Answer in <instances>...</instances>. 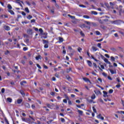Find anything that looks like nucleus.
Listing matches in <instances>:
<instances>
[{"mask_svg":"<svg viewBox=\"0 0 124 124\" xmlns=\"http://www.w3.org/2000/svg\"><path fill=\"white\" fill-rule=\"evenodd\" d=\"M68 17H70L71 19H72V20H75V16H72L70 15H68Z\"/></svg>","mask_w":124,"mask_h":124,"instance_id":"4468645a","label":"nucleus"},{"mask_svg":"<svg viewBox=\"0 0 124 124\" xmlns=\"http://www.w3.org/2000/svg\"><path fill=\"white\" fill-rule=\"evenodd\" d=\"M16 3H18L21 6V7H23V5H22V4H21V3H23V4H24V2L23 1H20V0H16Z\"/></svg>","mask_w":124,"mask_h":124,"instance_id":"7ed1b4c3","label":"nucleus"},{"mask_svg":"<svg viewBox=\"0 0 124 124\" xmlns=\"http://www.w3.org/2000/svg\"><path fill=\"white\" fill-rule=\"evenodd\" d=\"M87 63L89 65V66H90V67H92V65H93V63H92V62L90 61L87 60Z\"/></svg>","mask_w":124,"mask_h":124,"instance_id":"0eeeda50","label":"nucleus"},{"mask_svg":"<svg viewBox=\"0 0 124 124\" xmlns=\"http://www.w3.org/2000/svg\"><path fill=\"white\" fill-rule=\"evenodd\" d=\"M84 23H85L86 24H87V25H91V22L87 21H84Z\"/></svg>","mask_w":124,"mask_h":124,"instance_id":"79ce46f5","label":"nucleus"},{"mask_svg":"<svg viewBox=\"0 0 124 124\" xmlns=\"http://www.w3.org/2000/svg\"><path fill=\"white\" fill-rule=\"evenodd\" d=\"M78 114H79V115H83V111L78 109Z\"/></svg>","mask_w":124,"mask_h":124,"instance_id":"b1692460","label":"nucleus"},{"mask_svg":"<svg viewBox=\"0 0 124 124\" xmlns=\"http://www.w3.org/2000/svg\"><path fill=\"white\" fill-rule=\"evenodd\" d=\"M47 34H48V33H47V32H43V34H41L42 35H44V36H46L47 35Z\"/></svg>","mask_w":124,"mask_h":124,"instance_id":"6e6d98bb","label":"nucleus"},{"mask_svg":"<svg viewBox=\"0 0 124 124\" xmlns=\"http://www.w3.org/2000/svg\"><path fill=\"white\" fill-rule=\"evenodd\" d=\"M50 94H51V95L54 96V95H55V93L52 92L50 93Z\"/></svg>","mask_w":124,"mask_h":124,"instance_id":"774afa93","label":"nucleus"},{"mask_svg":"<svg viewBox=\"0 0 124 124\" xmlns=\"http://www.w3.org/2000/svg\"><path fill=\"white\" fill-rule=\"evenodd\" d=\"M25 10L27 13H30V10H29L28 7L25 8Z\"/></svg>","mask_w":124,"mask_h":124,"instance_id":"cd10ccee","label":"nucleus"},{"mask_svg":"<svg viewBox=\"0 0 124 124\" xmlns=\"http://www.w3.org/2000/svg\"><path fill=\"white\" fill-rule=\"evenodd\" d=\"M91 13L94 15H97V13L95 11H91Z\"/></svg>","mask_w":124,"mask_h":124,"instance_id":"c85d7f7f","label":"nucleus"},{"mask_svg":"<svg viewBox=\"0 0 124 124\" xmlns=\"http://www.w3.org/2000/svg\"><path fill=\"white\" fill-rule=\"evenodd\" d=\"M52 121H53V120H49V121H47V122H46V124H51V123L52 122Z\"/></svg>","mask_w":124,"mask_h":124,"instance_id":"c03bdc74","label":"nucleus"},{"mask_svg":"<svg viewBox=\"0 0 124 124\" xmlns=\"http://www.w3.org/2000/svg\"><path fill=\"white\" fill-rule=\"evenodd\" d=\"M92 25H93V26L94 27H97V25L96 23H95L93 22V23H92Z\"/></svg>","mask_w":124,"mask_h":124,"instance_id":"3c124183","label":"nucleus"},{"mask_svg":"<svg viewBox=\"0 0 124 124\" xmlns=\"http://www.w3.org/2000/svg\"><path fill=\"white\" fill-rule=\"evenodd\" d=\"M66 78L68 80V81H72V78L69 76H67L66 77Z\"/></svg>","mask_w":124,"mask_h":124,"instance_id":"f3484780","label":"nucleus"},{"mask_svg":"<svg viewBox=\"0 0 124 124\" xmlns=\"http://www.w3.org/2000/svg\"><path fill=\"white\" fill-rule=\"evenodd\" d=\"M76 102L77 103H81V101H79V100H76Z\"/></svg>","mask_w":124,"mask_h":124,"instance_id":"338daca9","label":"nucleus"},{"mask_svg":"<svg viewBox=\"0 0 124 124\" xmlns=\"http://www.w3.org/2000/svg\"><path fill=\"white\" fill-rule=\"evenodd\" d=\"M93 111L94 112V113H96V109H95V108H94V107H93Z\"/></svg>","mask_w":124,"mask_h":124,"instance_id":"e433bc0d","label":"nucleus"},{"mask_svg":"<svg viewBox=\"0 0 124 124\" xmlns=\"http://www.w3.org/2000/svg\"><path fill=\"white\" fill-rule=\"evenodd\" d=\"M99 22L100 24H104V22L102 20H101V19L99 20Z\"/></svg>","mask_w":124,"mask_h":124,"instance_id":"864d4df0","label":"nucleus"},{"mask_svg":"<svg viewBox=\"0 0 124 124\" xmlns=\"http://www.w3.org/2000/svg\"><path fill=\"white\" fill-rule=\"evenodd\" d=\"M95 32H96V34L97 35H100V32H99V31H96Z\"/></svg>","mask_w":124,"mask_h":124,"instance_id":"a19ab883","label":"nucleus"},{"mask_svg":"<svg viewBox=\"0 0 124 124\" xmlns=\"http://www.w3.org/2000/svg\"><path fill=\"white\" fill-rule=\"evenodd\" d=\"M91 58H92V59L94 60V61H95V62H99V60H98L94 58V57H93V55H91Z\"/></svg>","mask_w":124,"mask_h":124,"instance_id":"412c9836","label":"nucleus"},{"mask_svg":"<svg viewBox=\"0 0 124 124\" xmlns=\"http://www.w3.org/2000/svg\"><path fill=\"white\" fill-rule=\"evenodd\" d=\"M92 49L94 51H97V49H96V47H95L94 46H92Z\"/></svg>","mask_w":124,"mask_h":124,"instance_id":"f704fd0d","label":"nucleus"},{"mask_svg":"<svg viewBox=\"0 0 124 124\" xmlns=\"http://www.w3.org/2000/svg\"><path fill=\"white\" fill-rule=\"evenodd\" d=\"M20 93H21V94H22L23 96H25L26 95V94H25V92H24V91L22 90H20Z\"/></svg>","mask_w":124,"mask_h":124,"instance_id":"1a4fd4ad","label":"nucleus"},{"mask_svg":"<svg viewBox=\"0 0 124 124\" xmlns=\"http://www.w3.org/2000/svg\"><path fill=\"white\" fill-rule=\"evenodd\" d=\"M36 66L39 69H41V66H40V65H39V64H36Z\"/></svg>","mask_w":124,"mask_h":124,"instance_id":"37998d69","label":"nucleus"},{"mask_svg":"<svg viewBox=\"0 0 124 124\" xmlns=\"http://www.w3.org/2000/svg\"><path fill=\"white\" fill-rule=\"evenodd\" d=\"M110 60H111V62H115V57H114L113 56L110 57Z\"/></svg>","mask_w":124,"mask_h":124,"instance_id":"a878e982","label":"nucleus"},{"mask_svg":"<svg viewBox=\"0 0 124 124\" xmlns=\"http://www.w3.org/2000/svg\"><path fill=\"white\" fill-rule=\"evenodd\" d=\"M10 53V52H9V51H8V50H6V52H5V55H8V54H9Z\"/></svg>","mask_w":124,"mask_h":124,"instance_id":"de8ad7c7","label":"nucleus"},{"mask_svg":"<svg viewBox=\"0 0 124 124\" xmlns=\"http://www.w3.org/2000/svg\"><path fill=\"white\" fill-rule=\"evenodd\" d=\"M27 32L28 34H30V35H32V29H29L27 30Z\"/></svg>","mask_w":124,"mask_h":124,"instance_id":"f03ea898","label":"nucleus"},{"mask_svg":"<svg viewBox=\"0 0 124 124\" xmlns=\"http://www.w3.org/2000/svg\"><path fill=\"white\" fill-rule=\"evenodd\" d=\"M93 66H94V67H95V68H97V65H96V63L93 62Z\"/></svg>","mask_w":124,"mask_h":124,"instance_id":"49530a36","label":"nucleus"},{"mask_svg":"<svg viewBox=\"0 0 124 124\" xmlns=\"http://www.w3.org/2000/svg\"><path fill=\"white\" fill-rule=\"evenodd\" d=\"M79 27H80V28H81L82 29H83V28H87V26H86V25H85V24H82L80 25Z\"/></svg>","mask_w":124,"mask_h":124,"instance_id":"6ab92c4d","label":"nucleus"},{"mask_svg":"<svg viewBox=\"0 0 124 124\" xmlns=\"http://www.w3.org/2000/svg\"><path fill=\"white\" fill-rule=\"evenodd\" d=\"M24 84H27V81L25 80H23L20 82L21 86H24Z\"/></svg>","mask_w":124,"mask_h":124,"instance_id":"9d476101","label":"nucleus"},{"mask_svg":"<svg viewBox=\"0 0 124 124\" xmlns=\"http://www.w3.org/2000/svg\"><path fill=\"white\" fill-rule=\"evenodd\" d=\"M41 55H38V56H36L35 57V59L37 61H38V60H41Z\"/></svg>","mask_w":124,"mask_h":124,"instance_id":"dca6fc26","label":"nucleus"},{"mask_svg":"<svg viewBox=\"0 0 124 124\" xmlns=\"http://www.w3.org/2000/svg\"><path fill=\"white\" fill-rule=\"evenodd\" d=\"M39 31L40 32V34H43V30L42 29L40 28L39 29Z\"/></svg>","mask_w":124,"mask_h":124,"instance_id":"393cba45","label":"nucleus"},{"mask_svg":"<svg viewBox=\"0 0 124 124\" xmlns=\"http://www.w3.org/2000/svg\"><path fill=\"white\" fill-rule=\"evenodd\" d=\"M103 93H104V95H103L104 97H106L108 94L107 92L106 91H103Z\"/></svg>","mask_w":124,"mask_h":124,"instance_id":"2eb2a0df","label":"nucleus"},{"mask_svg":"<svg viewBox=\"0 0 124 124\" xmlns=\"http://www.w3.org/2000/svg\"><path fill=\"white\" fill-rule=\"evenodd\" d=\"M27 19H29V20H31V18H32V16H31V15H29L27 17Z\"/></svg>","mask_w":124,"mask_h":124,"instance_id":"473e14b6","label":"nucleus"},{"mask_svg":"<svg viewBox=\"0 0 124 124\" xmlns=\"http://www.w3.org/2000/svg\"><path fill=\"white\" fill-rule=\"evenodd\" d=\"M80 35H81V36H85V34L84 33H83L82 31H81L80 32Z\"/></svg>","mask_w":124,"mask_h":124,"instance_id":"c9c22d12","label":"nucleus"},{"mask_svg":"<svg viewBox=\"0 0 124 124\" xmlns=\"http://www.w3.org/2000/svg\"><path fill=\"white\" fill-rule=\"evenodd\" d=\"M108 70H109V71L111 74H117V72L116 71H114L113 70H111V69H108Z\"/></svg>","mask_w":124,"mask_h":124,"instance_id":"423d86ee","label":"nucleus"},{"mask_svg":"<svg viewBox=\"0 0 124 124\" xmlns=\"http://www.w3.org/2000/svg\"><path fill=\"white\" fill-rule=\"evenodd\" d=\"M61 120L62 123H64V122H65V120H64V119L62 118H61Z\"/></svg>","mask_w":124,"mask_h":124,"instance_id":"a18cd8bd","label":"nucleus"},{"mask_svg":"<svg viewBox=\"0 0 124 124\" xmlns=\"http://www.w3.org/2000/svg\"><path fill=\"white\" fill-rule=\"evenodd\" d=\"M43 42L44 44H48L49 43V42L46 40H43Z\"/></svg>","mask_w":124,"mask_h":124,"instance_id":"a211bd4d","label":"nucleus"},{"mask_svg":"<svg viewBox=\"0 0 124 124\" xmlns=\"http://www.w3.org/2000/svg\"><path fill=\"white\" fill-rule=\"evenodd\" d=\"M31 23H35V19L31 20Z\"/></svg>","mask_w":124,"mask_h":124,"instance_id":"0e129e2a","label":"nucleus"},{"mask_svg":"<svg viewBox=\"0 0 124 124\" xmlns=\"http://www.w3.org/2000/svg\"><path fill=\"white\" fill-rule=\"evenodd\" d=\"M94 93H96V94H101V92L99 91H97L96 92L94 91Z\"/></svg>","mask_w":124,"mask_h":124,"instance_id":"2f4dec72","label":"nucleus"},{"mask_svg":"<svg viewBox=\"0 0 124 124\" xmlns=\"http://www.w3.org/2000/svg\"><path fill=\"white\" fill-rule=\"evenodd\" d=\"M106 7H107V8H108L109 9V8H110V6H109V4L107 3H105Z\"/></svg>","mask_w":124,"mask_h":124,"instance_id":"7c9ffc66","label":"nucleus"},{"mask_svg":"<svg viewBox=\"0 0 124 124\" xmlns=\"http://www.w3.org/2000/svg\"><path fill=\"white\" fill-rule=\"evenodd\" d=\"M97 46L99 47V48H101V44L98 43Z\"/></svg>","mask_w":124,"mask_h":124,"instance_id":"680f3d73","label":"nucleus"},{"mask_svg":"<svg viewBox=\"0 0 124 124\" xmlns=\"http://www.w3.org/2000/svg\"><path fill=\"white\" fill-rule=\"evenodd\" d=\"M3 28L5 30V31H10V27L8 26L5 25L4 26Z\"/></svg>","mask_w":124,"mask_h":124,"instance_id":"20e7f679","label":"nucleus"},{"mask_svg":"<svg viewBox=\"0 0 124 124\" xmlns=\"http://www.w3.org/2000/svg\"><path fill=\"white\" fill-rule=\"evenodd\" d=\"M83 18H85L86 19H90V16L84 15L83 16Z\"/></svg>","mask_w":124,"mask_h":124,"instance_id":"bb28decb","label":"nucleus"},{"mask_svg":"<svg viewBox=\"0 0 124 124\" xmlns=\"http://www.w3.org/2000/svg\"><path fill=\"white\" fill-rule=\"evenodd\" d=\"M102 75H103V76H104L105 77H107V74H106V73L103 72V73H102Z\"/></svg>","mask_w":124,"mask_h":124,"instance_id":"09e8293b","label":"nucleus"},{"mask_svg":"<svg viewBox=\"0 0 124 124\" xmlns=\"http://www.w3.org/2000/svg\"><path fill=\"white\" fill-rule=\"evenodd\" d=\"M1 92L2 93H4V92H5V89L4 88H2Z\"/></svg>","mask_w":124,"mask_h":124,"instance_id":"58836bf2","label":"nucleus"},{"mask_svg":"<svg viewBox=\"0 0 124 124\" xmlns=\"http://www.w3.org/2000/svg\"><path fill=\"white\" fill-rule=\"evenodd\" d=\"M55 6L58 9L60 8V6H59V5L57 4V3H55Z\"/></svg>","mask_w":124,"mask_h":124,"instance_id":"603ef678","label":"nucleus"},{"mask_svg":"<svg viewBox=\"0 0 124 124\" xmlns=\"http://www.w3.org/2000/svg\"><path fill=\"white\" fill-rule=\"evenodd\" d=\"M25 106L26 107V108H30V104L28 103H25Z\"/></svg>","mask_w":124,"mask_h":124,"instance_id":"f8f14e48","label":"nucleus"},{"mask_svg":"<svg viewBox=\"0 0 124 124\" xmlns=\"http://www.w3.org/2000/svg\"><path fill=\"white\" fill-rule=\"evenodd\" d=\"M105 56L108 59H109V58H110V56H109V55H108V54H105Z\"/></svg>","mask_w":124,"mask_h":124,"instance_id":"69168bd1","label":"nucleus"},{"mask_svg":"<svg viewBox=\"0 0 124 124\" xmlns=\"http://www.w3.org/2000/svg\"><path fill=\"white\" fill-rule=\"evenodd\" d=\"M116 88H120V87H121V84H120V83H118V84L116 86Z\"/></svg>","mask_w":124,"mask_h":124,"instance_id":"4d7b16f0","label":"nucleus"},{"mask_svg":"<svg viewBox=\"0 0 124 124\" xmlns=\"http://www.w3.org/2000/svg\"><path fill=\"white\" fill-rule=\"evenodd\" d=\"M7 101L9 102V103H11L12 102V99L11 98H7Z\"/></svg>","mask_w":124,"mask_h":124,"instance_id":"ddd939ff","label":"nucleus"},{"mask_svg":"<svg viewBox=\"0 0 124 124\" xmlns=\"http://www.w3.org/2000/svg\"><path fill=\"white\" fill-rule=\"evenodd\" d=\"M23 51H27V50H28V47H23Z\"/></svg>","mask_w":124,"mask_h":124,"instance_id":"052dcab7","label":"nucleus"},{"mask_svg":"<svg viewBox=\"0 0 124 124\" xmlns=\"http://www.w3.org/2000/svg\"><path fill=\"white\" fill-rule=\"evenodd\" d=\"M22 101H23V100L22 99H18L17 100V103L18 104H21Z\"/></svg>","mask_w":124,"mask_h":124,"instance_id":"6e6552de","label":"nucleus"},{"mask_svg":"<svg viewBox=\"0 0 124 124\" xmlns=\"http://www.w3.org/2000/svg\"><path fill=\"white\" fill-rule=\"evenodd\" d=\"M113 92H114V90H113V89H110L109 90L108 93H113Z\"/></svg>","mask_w":124,"mask_h":124,"instance_id":"4c0bfd02","label":"nucleus"},{"mask_svg":"<svg viewBox=\"0 0 124 124\" xmlns=\"http://www.w3.org/2000/svg\"><path fill=\"white\" fill-rule=\"evenodd\" d=\"M59 43H61L62 42H63V38L59 37Z\"/></svg>","mask_w":124,"mask_h":124,"instance_id":"9b49d317","label":"nucleus"},{"mask_svg":"<svg viewBox=\"0 0 124 124\" xmlns=\"http://www.w3.org/2000/svg\"><path fill=\"white\" fill-rule=\"evenodd\" d=\"M101 117V114H99L97 116V118H98V119H100Z\"/></svg>","mask_w":124,"mask_h":124,"instance_id":"bf43d9fd","label":"nucleus"},{"mask_svg":"<svg viewBox=\"0 0 124 124\" xmlns=\"http://www.w3.org/2000/svg\"><path fill=\"white\" fill-rule=\"evenodd\" d=\"M110 50H112V51H114L115 52L116 51H117V49H116V48H114V47H112V48H110Z\"/></svg>","mask_w":124,"mask_h":124,"instance_id":"5fc2aeb1","label":"nucleus"},{"mask_svg":"<svg viewBox=\"0 0 124 124\" xmlns=\"http://www.w3.org/2000/svg\"><path fill=\"white\" fill-rule=\"evenodd\" d=\"M104 62H106L107 63H108V62H109V61H108V59H105L104 60Z\"/></svg>","mask_w":124,"mask_h":124,"instance_id":"8fccbe9b","label":"nucleus"},{"mask_svg":"<svg viewBox=\"0 0 124 124\" xmlns=\"http://www.w3.org/2000/svg\"><path fill=\"white\" fill-rule=\"evenodd\" d=\"M92 99H94L95 98V94H93V95L91 96Z\"/></svg>","mask_w":124,"mask_h":124,"instance_id":"72a5a7b5","label":"nucleus"},{"mask_svg":"<svg viewBox=\"0 0 124 124\" xmlns=\"http://www.w3.org/2000/svg\"><path fill=\"white\" fill-rule=\"evenodd\" d=\"M50 12L52 14H54V13H55V8L53 7L52 9H50Z\"/></svg>","mask_w":124,"mask_h":124,"instance_id":"aec40b11","label":"nucleus"},{"mask_svg":"<svg viewBox=\"0 0 124 124\" xmlns=\"http://www.w3.org/2000/svg\"><path fill=\"white\" fill-rule=\"evenodd\" d=\"M79 6H80V7H83V8H85V7H86V6H85L83 4L79 5Z\"/></svg>","mask_w":124,"mask_h":124,"instance_id":"13d9d810","label":"nucleus"},{"mask_svg":"<svg viewBox=\"0 0 124 124\" xmlns=\"http://www.w3.org/2000/svg\"><path fill=\"white\" fill-rule=\"evenodd\" d=\"M83 80H84L85 82H89V83H90V84H92L91 80H90V79H89V78H83Z\"/></svg>","mask_w":124,"mask_h":124,"instance_id":"39448f33","label":"nucleus"},{"mask_svg":"<svg viewBox=\"0 0 124 124\" xmlns=\"http://www.w3.org/2000/svg\"><path fill=\"white\" fill-rule=\"evenodd\" d=\"M8 12H9L11 14V15H14L15 14L14 12L13 11L11 10H9Z\"/></svg>","mask_w":124,"mask_h":124,"instance_id":"4be33fe9","label":"nucleus"},{"mask_svg":"<svg viewBox=\"0 0 124 124\" xmlns=\"http://www.w3.org/2000/svg\"><path fill=\"white\" fill-rule=\"evenodd\" d=\"M123 21L121 20H116L114 21H111V24H114V25H121Z\"/></svg>","mask_w":124,"mask_h":124,"instance_id":"f257e3e1","label":"nucleus"},{"mask_svg":"<svg viewBox=\"0 0 124 124\" xmlns=\"http://www.w3.org/2000/svg\"><path fill=\"white\" fill-rule=\"evenodd\" d=\"M49 47V45H48V44H46L44 46V48L45 49H47V48Z\"/></svg>","mask_w":124,"mask_h":124,"instance_id":"c756f323","label":"nucleus"},{"mask_svg":"<svg viewBox=\"0 0 124 124\" xmlns=\"http://www.w3.org/2000/svg\"><path fill=\"white\" fill-rule=\"evenodd\" d=\"M44 68H45V69H48V67L45 64L44 65Z\"/></svg>","mask_w":124,"mask_h":124,"instance_id":"e2e57ef3","label":"nucleus"},{"mask_svg":"<svg viewBox=\"0 0 124 124\" xmlns=\"http://www.w3.org/2000/svg\"><path fill=\"white\" fill-rule=\"evenodd\" d=\"M7 8L9 10H11V9H12V6H11V5L10 4H9L7 6Z\"/></svg>","mask_w":124,"mask_h":124,"instance_id":"5701e85b","label":"nucleus"},{"mask_svg":"<svg viewBox=\"0 0 124 124\" xmlns=\"http://www.w3.org/2000/svg\"><path fill=\"white\" fill-rule=\"evenodd\" d=\"M100 57H101V59H102V60H104V61L106 59L105 57L102 55V54H100Z\"/></svg>","mask_w":124,"mask_h":124,"instance_id":"ea45409f","label":"nucleus"}]
</instances>
